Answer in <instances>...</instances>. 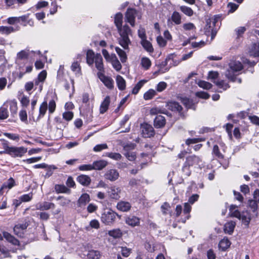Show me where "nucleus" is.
<instances>
[{
  "label": "nucleus",
  "mask_w": 259,
  "mask_h": 259,
  "mask_svg": "<svg viewBox=\"0 0 259 259\" xmlns=\"http://www.w3.org/2000/svg\"><path fill=\"white\" fill-rule=\"evenodd\" d=\"M120 37L118 39L119 44L125 50L128 49L131 40L128 36L132 35V30L130 27L125 24L117 28Z\"/></svg>",
  "instance_id": "1"
},
{
  "label": "nucleus",
  "mask_w": 259,
  "mask_h": 259,
  "mask_svg": "<svg viewBox=\"0 0 259 259\" xmlns=\"http://www.w3.org/2000/svg\"><path fill=\"white\" fill-rule=\"evenodd\" d=\"M243 69L241 62L237 61H231L229 64V68L226 73V76L232 81H235L237 73Z\"/></svg>",
  "instance_id": "2"
},
{
  "label": "nucleus",
  "mask_w": 259,
  "mask_h": 259,
  "mask_svg": "<svg viewBox=\"0 0 259 259\" xmlns=\"http://www.w3.org/2000/svg\"><path fill=\"white\" fill-rule=\"evenodd\" d=\"M201 162L202 159L200 157L195 155L189 156L186 158V161L183 167V170L186 172V175L189 176L191 174L189 167L193 165H198Z\"/></svg>",
  "instance_id": "3"
},
{
  "label": "nucleus",
  "mask_w": 259,
  "mask_h": 259,
  "mask_svg": "<svg viewBox=\"0 0 259 259\" xmlns=\"http://www.w3.org/2000/svg\"><path fill=\"white\" fill-rule=\"evenodd\" d=\"M137 17L140 19L142 17L141 14L135 9H127L125 15V21L129 23L133 27L135 25V18Z\"/></svg>",
  "instance_id": "4"
},
{
  "label": "nucleus",
  "mask_w": 259,
  "mask_h": 259,
  "mask_svg": "<svg viewBox=\"0 0 259 259\" xmlns=\"http://www.w3.org/2000/svg\"><path fill=\"white\" fill-rule=\"evenodd\" d=\"M117 214L112 210H105L101 214V220L106 225H110L114 222Z\"/></svg>",
  "instance_id": "5"
},
{
  "label": "nucleus",
  "mask_w": 259,
  "mask_h": 259,
  "mask_svg": "<svg viewBox=\"0 0 259 259\" xmlns=\"http://www.w3.org/2000/svg\"><path fill=\"white\" fill-rule=\"evenodd\" d=\"M142 134L145 138H150L155 135L153 127L150 124L144 123L141 126Z\"/></svg>",
  "instance_id": "6"
},
{
  "label": "nucleus",
  "mask_w": 259,
  "mask_h": 259,
  "mask_svg": "<svg viewBox=\"0 0 259 259\" xmlns=\"http://www.w3.org/2000/svg\"><path fill=\"white\" fill-rule=\"evenodd\" d=\"M27 148L23 147H16L12 146L8 154L14 157H22L27 152Z\"/></svg>",
  "instance_id": "7"
},
{
  "label": "nucleus",
  "mask_w": 259,
  "mask_h": 259,
  "mask_svg": "<svg viewBox=\"0 0 259 259\" xmlns=\"http://www.w3.org/2000/svg\"><path fill=\"white\" fill-rule=\"evenodd\" d=\"M97 75L100 80L108 89L111 90L114 88V80L110 77L105 76L103 72H98Z\"/></svg>",
  "instance_id": "8"
},
{
  "label": "nucleus",
  "mask_w": 259,
  "mask_h": 259,
  "mask_svg": "<svg viewBox=\"0 0 259 259\" xmlns=\"http://www.w3.org/2000/svg\"><path fill=\"white\" fill-rule=\"evenodd\" d=\"M135 149V145L130 144L124 146L123 150L125 151L124 155L130 160L133 161L136 158L135 152L131 151Z\"/></svg>",
  "instance_id": "9"
},
{
  "label": "nucleus",
  "mask_w": 259,
  "mask_h": 259,
  "mask_svg": "<svg viewBox=\"0 0 259 259\" xmlns=\"http://www.w3.org/2000/svg\"><path fill=\"white\" fill-rule=\"evenodd\" d=\"M120 193L121 189L116 186L110 187L107 191L108 196L110 198L115 200H118L120 198Z\"/></svg>",
  "instance_id": "10"
},
{
  "label": "nucleus",
  "mask_w": 259,
  "mask_h": 259,
  "mask_svg": "<svg viewBox=\"0 0 259 259\" xmlns=\"http://www.w3.org/2000/svg\"><path fill=\"white\" fill-rule=\"evenodd\" d=\"M119 175L117 170L115 169H110L106 171L104 175L106 179L111 182L115 181L118 179Z\"/></svg>",
  "instance_id": "11"
},
{
  "label": "nucleus",
  "mask_w": 259,
  "mask_h": 259,
  "mask_svg": "<svg viewBox=\"0 0 259 259\" xmlns=\"http://www.w3.org/2000/svg\"><path fill=\"white\" fill-rule=\"evenodd\" d=\"M27 227L28 225L26 223L17 224L14 227V232L18 236L23 237L24 231Z\"/></svg>",
  "instance_id": "12"
},
{
  "label": "nucleus",
  "mask_w": 259,
  "mask_h": 259,
  "mask_svg": "<svg viewBox=\"0 0 259 259\" xmlns=\"http://www.w3.org/2000/svg\"><path fill=\"white\" fill-rule=\"evenodd\" d=\"M96 68L99 70V72L104 71V65L103 63V58L100 54H96L95 60L94 61Z\"/></svg>",
  "instance_id": "13"
},
{
  "label": "nucleus",
  "mask_w": 259,
  "mask_h": 259,
  "mask_svg": "<svg viewBox=\"0 0 259 259\" xmlns=\"http://www.w3.org/2000/svg\"><path fill=\"white\" fill-rule=\"evenodd\" d=\"M140 219L134 215H130L126 218L125 222L126 224L131 227L138 226L140 225Z\"/></svg>",
  "instance_id": "14"
},
{
  "label": "nucleus",
  "mask_w": 259,
  "mask_h": 259,
  "mask_svg": "<svg viewBox=\"0 0 259 259\" xmlns=\"http://www.w3.org/2000/svg\"><path fill=\"white\" fill-rule=\"evenodd\" d=\"M166 120L163 116L158 115L154 120V126L156 128H162L164 126Z\"/></svg>",
  "instance_id": "15"
},
{
  "label": "nucleus",
  "mask_w": 259,
  "mask_h": 259,
  "mask_svg": "<svg viewBox=\"0 0 259 259\" xmlns=\"http://www.w3.org/2000/svg\"><path fill=\"white\" fill-rule=\"evenodd\" d=\"M167 108L172 111H177L180 113L182 110V107L177 102L175 101L168 102L166 103Z\"/></svg>",
  "instance_id": "16"
},
{
  "label": "nucleus",
  "mask_w": 259,
  "mask_h": 259,
  "mask_svg": "<svg viewBox=\"0 0 259 259\" xmlns=\"http://www.w3.org/2000/svg\"><path fill=\"white\" fill-rule=\"evenodd\" d=\"M36 209L40 210H47L51 208H54L55 205L54 203L49 202H44L40 203L36 205Z\"/></svg>",
  "instance_id": "17"
},
{
  "label": "nucleus",
  "mask_w": 259,
  "mask_h": 259,
  "mask_svg": "<svg viewBox=\"0 0 259 259\" xmlns=\"http://www.w3.org/2000/svg\"><path fill=\"white\" fill-rule=\"evenodd\" d=\"M116 207L119 210L126 212L131 209V204L128 202L120 201L117 203Z\"/></svg>",
  "instance_id": "18"
},
{
  "label": "nucleus",
  "mask_w": 259,
  "mask_h": 259,
  "mask_svg": "<svg viewBox=\"0 0 259 259\" xmlns=\"http://www.w3.org/2000/svg\"><path fill=\"white\" fill-rule=\"evenodd\" d=\"M107 164V161L104 160L95 161L93 163V170H102L105 167Z\"/></svg>",
  "instance_id": "19"
},
{
  "label": "nucleus",
  "mask_w": 259,
  "mask_h": 259,
  "mask_svg": "<svg viewBox=\"0 0 259 259\" xmlns=\"http://www.w3.org/2000/svg\"><path fill=\"white\" fill-rule=\"evenodd\" d=\"M110 103V98L109 96H107L101 104L100 107V113L101 114H103L107 111Z\"/></svg>",
  "instance_id": "20"
},
{
  "label": "nucleus",
  "mask_w": 259,
  "mask_h": 259,
  "mask_svg": "<svg viewBox=\"0 0 259 259\" xmlns=\"http://www.w3.org/2000/svg\"><path fill=\"white\" fill-rule=\"evenodd\" d=\"M47 77V72L45 70L42 71L38 75L37 79L35 81V85H39L40 91L42 90V82Z\"/></svg>",
  "instance_id": "21"
},
{
  "label": "nucleus",
  "mask_w": 259,
  "mask_h": 259,
  "mask_svg": "<svg viewBox=\"0 0 259 259\" xmlns=\"http://www.w3.org/2000/svg\"><path fill=\"white\" fill-rule=\"evenodd\" d=\"M90 201V195L87 193L82 194L77 201L79 207L85 206Z\"/></svg>",
  "instance_id": "22"
},
{
  "label": "nucleus",
  "mask_w": 259,
  "mask_h": 259,
  "mask_svg": "<svg viewBox=\"0 0 259 259\" xmlns=\"http://www.w3.org/2000/svg\"><path fill=\"white\" fill-rule=\"evenodd\" d=\"M4 237L10 243L14 245H19V241L13 236L7 232H3Z\"/></svg>",
  "instance_id": "23"
},
{
  "label": "nucleus",
  "mask_w": 259,
  "mask_h": 259,
  "mask_svg": "<svg viewBox=\"0 0 259 259\" xmlns=\"http://www.w3.org/2000/svg\"><path fill=\"white\" fill-rule=\"evenodd\" d=\"M29 55V50H22L17 54L16 62L17 63L22 60L27 59Z\"/></svg>",
  "instance_id": "24"
},
{
  "label": "nucleus",
  "mask_w": 259,
  "mask_h": 259,
  "mask_svg": "<svg viewBox=\"0 0 259 259\" xmlns=\"http://www.w3.org/2000/svg\"><path fill=\"white\" fill-rule=\"evenodd\" d=\"M77 180L80 184L85 186L89 185L91 182L90 177L84 175L79 176L77 178Z\"/></svg>",
  "instance_id": "25"
},
{
  "label": "nucleus",
  "mask_w": 259,
  "mask_h": 259,
  "mask_svg": "<svg viewBox=\"0 0 259 259\" xmlns=\"http://www.w3.org/2000/svg\"><path fill=\"white\" fill-rule=\"evenodd\" d=\"M48 109V102L47 101H44L40 105L39 108V114L37 118L40 119L43 117L46 113Z\"/></svg>",
  "instance_id": "26"
},
{
  "label": "nucleus",
  "mask_w": 259,
  "mask_h": 259,
  "mask_svg": "<svg viewBox=\"0 0 259 259\" xmlns=\"http://www.w3.org/2000/svg\"><path fill=\"white\" fill-rule=\"evenodd\" d=\"M248 53L253 57L259 56V43L252 45L249 48Z\"/></svg>",
  "instance_id": "27"
},
{
  "label": "nucleus",
  "mask_w": 259,
  "mask_h": 259,
  "mask_svg": "<svg viewBox=\"0 0 259 259\" xmlns=\"http://www.w3.org/2000/svg\"><path fill=\"white\" fill-rule=\"evenodd\" d=\"M55 190L57 193L70 194L71 190L64 185H56Z\"/></svg>",
  "instance_id": "28"
},
{
  "label": "nucleus",
  "mask_w": 259,
  "mask_h": 259,
  "mask_svg": "<svg viewBox=\"0 0 259 259\" xmlns=\"http://www.w3.org/2000/svg\"><path fill=\"white\" fill-rule=\"evenodd\" d=\"M96 55L95 54L94 52L91 50H89L87 52V63L88 64H89L90 66L92 65L94 63V61L95 60Z\"/></svg>",
  "instance_id": "29"
},
{
  "label": "nucleus",
  "mask_w": 259,
  "mask_h": 259,
  "mask_svg": "<svg viewBox=\"0 0 259 259\" xmlns=\"http://www.w3.org/2000/svg\"><path fill=\"white\" fill-rule=\"evenodd\" d=\"M116 81L119 90L123 91L125 89L126 82L121 76L117 75L116 78Z\"/></svg>",
  "instance_id": "30"
},
{
  "label": "nucleus",
  "mask_w": 259,
  "mask_h": 259,
  "mask_svg": "<svg viewBox=\"0 0 259 259\" xmlns=\"http://www.w3.org/2000/svg\"><path fill=\"white\" fill-rule=\"evenodd\" d=\"M141 65L145 70H148L151 65L152 63L150 59L146 57H142L141 59Z\"/></svg>",
  "instance_id": "31"
},
{
  "label": "nucleus",
  "mask_w": 259,
  "mask_h": 259,
  "mask_svg": "<svg viewBox=\"0 0 259 259\" xmlns=\"http://www.w3.org/2000/svg\"><path fill=\"white\" fill-rule=\"evenodd\" d=\"M237 206L231 205L229 208V215L232 217H235L238 219L240 217V212L237 209Z\"/></svg>",
  "instance_id": "32"
},
{
  "label": "nucleus",
  "mask_w": 259,
  "mask_h": 259,
  "mask_svg": "<svg viewBox=\"0 0 259 259\" xmlns=\"http://www.w3.org/2000/svg\"><path fill=\"white\" fill-rule=\"evenodd\" d=\"M7 103V105L10 106V110L12 114H15L17 111V103L15 100L11 101H7L5 102Z\"/></svg>",
  "instance_id": "33"
},
{
  "label": "nucleus",
  "mask_w": 259,
  "mask_h": 259,
  "mask_svg": "<svg viewBox=\"0 0 259 259\" xmlns=\"http://www.w3.org/2000/svg\"><path fill=\"white\" fill-rule=\"evenodd\" d=\"M236 224L233 221H230L227 223L224 226V231L225 233H227L231 234L233 233Z\"/></svg>",
  "instance_id": "34"
},
{
  "label": "nucleus",
  "mask_w": 259,
  "mask_h": 259,
  "mask_svg": "<svg viewBox=\"0 0 259 259\" xmlns=\"http://www.w3.org/2000/svg\"><path fill=\"white\" fill-rule=\"evenodd\" d=\"M8 105L7 103H4L3 105L0 108V119H5L9 116V112L7 109Z\"/></svg>",
  "instance_id": "35"
},
{
  "label": "nucleus",
  "mask_w": 259,
  "mask_h": 259,
  "mask_svg": "<svg viewBox=\"0 0 259 259\" xmlns=\"http://www.w3.org/2000/svg\"><path fill=\"white\" fill-rule=\"evenodd\" d=\"M56 200L59 201V205L62 207L68 206L71 202V200L68 198L65 197L63 196H58L56 198Z\"/></svg>",
  "instance_id": "36"
},
{
  "label": "nucleus",
  "mask_w": 259,
  "mask_h": 259,
  "mask_svg": "<svg viewBox=\"0 0 259 259\" xmlns=\"http://www.w3.org/2000/svg\"><path fill=\"white\" fill-rule=\"evenodd\" d=\"M87 256L88 259H100L101 255L98 250H91L88 251Z\"/></svg>",
  "instance_id": "37"
},
{
  "label": "nucleus",
  "mask_w": 259,
  "mask_h": 259,
  "mask_svg": "<svg viewBox=\"0 0 259 259\" xmlns=\"http://www.w3.org/2000/svg\"><path fill=\"white\" fill-rule=\"evenodd\" d=\"M141 44L145 50L149 53H152L154 51L152 45L150 42L148 41L147 39L141 40Z\"/></svg>",
  "instance_id": "38"
},
{
  "label": "nucleus",
  "mask_w": 259,
  "mask_h": 259,
  "mask_svg": "<svg viewBox=\"0 0 259 259\" xmlns=\"http://www.w3.org/2000/svg\"><path fill=\"white\" fill-rule=\"evenodd\" d=\"M112 64L113 67L117 71H119L121 70L122 68V66L118 60L116 55L113 56L112 59L109 61Z\"/></svg>",
  "instance_id": "39"
},
{
  "label": "nucleus",
  "mask_w": 259,
  "mask_h": 259,
  "mask_svg": "<svg viewBox=\"0 0 259 259\" xmlns=\"http://www.w3.org/2000/svg\"><path fill=\"white\" fill-rule=\"evenodd\" d=\"M171 19L172 22H174L177 25L180 24L182 22L181 16L180 14L177 11H175L172 13Z\"/></svg>",
  "instance_id": "40"
},
{
  "label": "nucleus",
  "mask_w": 259,
  "mask_h": 259,
  "mask_svg": "<svg viewBox=\"0 0 259 259\" xmlns=\"http://www.w3.org/2000/svg\"><path fill=\"white\" fill-rule=\"evenodd\" d=\"M115 51L120 57V60L122 63L126 62L127 56L125 52L119 47H115Z\"/></svg>",
  "instance_id": "41"
},
{
  "label": "nucleus",
  "mask_w": 259,
  "mask_h": 259,
  "mask_svg": "<svg viewBox=\"0 0 259 259\" xmlns=\"http://www.w3.org/2000/svg\"><path fill=\"white\" fill-rule=\"evenodd\" d=\"M230 245V242L227 238L221 240L219 244V246L222 250H225Z\"/></svg>",
  "instance_id": "42"
},
{
  "label": "nucleus",
  "mask_w": 259,
  "mask_h": 259,
  "mask_svg": "<svg viewBox=\"0 0 259 259\" xmlns=\"http://www.w3.org/2000/svg\"><path fill=\"white\" fill-rule=\"evenodd\" d=\"M123 16L121 13H117L114 18V23L117 28L122 26Z\"/></svg>",
  "instance_id": "43"
},
{
  "label": "nucleus",
  "mask_w": 259,
  "mask_h": 259,
  "mask_svg": "<svg viewBox=\"0 0 259 259\" xmlns=\"http://www.w3.org/2000/svg\"><path fill=\"white\" fill-rule=\"evenodd\" d=\"M238 219L241 220L242 222L245 225H248L250 221V216L247 212L240 213V217H238Z\"/></svg>",
  "instance_id": "44"
},
{
  "label": "nucleus",
  "mask_w": 259,
  "mask_h": 259,
  "mask_svg": "<svg viewBox=\"0 0 259 259\" xmlns=\"http://www.w3.org/2000/svg\"><path fill=\"white\" fill-rule=\"evenodd\" d=\"M15 185V181L12 178H10L8 180L4 183L2 185V189H11Z\"/></svg>",
  "instance_id": "45"
},
{
  "label": "nucleus",
  "mask_w": 259,
  "mask_h": 259,
  "mask_svg": "<svg viewBox=\"0 0 259 259\" xmlns=\"http://www.w3.org/2000/svg\"><path fill=\"white\" fill-rule=\"evenodd\" d=\"M156 95V92L153 90L150 89L144 94V99L145 100L152 99Z\"/></svg>",
  "instance_id": "46"
},
{
  "label": "nucleus",
  "mask_w": 259,
  "mask_h": 259,
  "mask_svg": "<svg viewBox=\"0 0 259 259\" xmlns=\"http://www.w3.org/2000/svg\"><path fill=\"white\" fill-rule=\"evenodd\" d=\"M180 10L186 15L191 17L193 15V11L191 8L185 6H182L180 7Z\"/></svg>",
  "instance_id": "47"
},
{
  "label": "nucleus",
  "mask_w": 259,
  "mask_h": 259,
  "mask_svg": "<svg viewBox=\"0 0 259 259\" xmlns=\"http://www.w3.org/2000/svg\"><path fill=\"white\" fill-rule=\"evenodd\" d=\"M14 31V29L12 27L0 26V32L3 34L8 35Z\"/></svg>",
  "instance_id": "48"
},
{
  "label": "nucleus",
  "mask_w": 259,
  "mask_h": 259,
  "mask_svg": "<svg viewBox=\"0 0 259 259\" xmlns=\"http://www.w3.org/2000/svg\"><path fill=\"white\" fill-rule=\"evenodd\" d=\"M108 235L114 238H118L122 236V232L119 229L110 230L108 232Z\"/></svg>",
  "instance_id": "49"
},
{
  "label": "nucleus",
  "mask_w": 259,
  "mask_h": 259,
  "mask_svg": "<svg viewBox=\"0 0 259 259\" xmlns=\"http://www.w3.org/2000/svg\"><path fill=\"white\" fill-rule=\"evenodd\" d=\"M106 156L114 160H119L121 159L122 156L119 153L107 152Z\"/></svg>",
  "instance_id": "50"
},
{
  "label": "nucleus",
  "mask_w": 259,
  "mask_h": 259,
  "mask_svg": "<svg viewBox=\"0 0 259 259\" xmlns=\"http://www.w3.org/2000/svg\"><path fill=\"white\" fill-rule=\"evenodd\" d=\"M145 82L146 81L144 80H142L139 81L133 88L132 90V94L135 95L138 94L140 89L143 87Z\"/></svg>",
  "instance_id": "51"
},
{
  "label": "nucleus",
  "mask_w": 259,
  "mask_h": 259,
  "mask_svg": "<svg viewBox=\"0 0 259 259\" xmlns=\"http://www.w3.org/2000/svg\"><path fill=\"white\" fill-rule=\"evenodd\" d=\"M213 82L218 87L219 89H222L223 91L226 90L230 87L228 83L225 82L223 80L218 81H214Z\"/></svg>",
  "instance_id": "52"
},
{
  "label": "nucleus",
  "mask_w": 259,
  "mask_h": 259,
  "mask_svg": "<svg viewBox=\"0 0 259 259\" xmlns=\"http://www.w3.org/2000/svg\"><path fill=\"white\" fill-rule=\"evenodd\" d=\"M198 86L205 90H209L211 88L212 84L207 81L204 80H200L197 83Z\"/></svg>",
  "instance_id": "53"
},
{
  "label": "nucleus",
  "mask_w": 259,
  "mask_h": 259,
  "mask_svg": "<svg viewBox=\"0 0 259 259\" xmlns=\"http://www.w3.org/2000/svg\"><path fill=\"white\" fill-rule=\"evenodd\" d=\"M56 108V104L55 101L54 100H51L49 101L48 104V108L49 110V113L50 114L53 113Z\"/></svg>",
  "instance_id": "54"
},
{
  "label": "nucleus",
  "mask_w": 259,
  "mask_h": 259,
  "mask_svg": "<svg viewBox=\"0 0 259 259\" xmlns=\"http://www.w3.org/2000/svg\"><path fill=\"white\" fill-rule=\"evenodd\" d=\"M182 27L184 30L185 31L196 30V27L195 25L191 22L183 24Z\"/></svg>",
  "instance_id": "55"
},
{
  "label": "nucleus",
  "mask_w": 259,
  "mask_h": 259,
  "mask_svg": "<svg viewBox=\"0 0 259 259\" xmlns=\"http://www.w3.org/2000/svg\"><path fill=\"white\" fill-rule=\"evenodd\" d=\"M108 148V146L106 144H101L96 145L94 148L93 150L95 152H100L103 150L107 149Z\"/></svg>",
  "instance_id": "56"
},
{
  "label": "nucleus",
  "mask_w": 259,
  "mask_h": 259,
  "mask_svg": "<svg viewBox=\"0 0 259 259\" xmlns=\"http://www.w3.org/2000/svg\"><path fill=\"white\" fill-rule=\"evenodd\" d=\"M102 53L104 58L107 62H109L113 57V56H115V54H113L110 55L106 49H103L102 51Z\"/></svg>",
  "instance_id": "57"
},
{
  "label": "nucleus",
  "mask_w": 259,
  "mask_h": 259,
  "mask_svg": "<svg viewBox=\"0 0 259 259\" xmlns=\"http://www.w3.org/2000/svg\"><path fill=\"white\" fill-rule=\"evenodd\" d=\"M4 135L9 139L14 141H18L20 140V136L17 134L5 133Z\"/></svg>",
  "instance_id": "58"
},
{
  "label": "nucleus",
  "mask_w": 259,
  "mask_h": 259,
  "mask_svg": "<svg viewBox=\"0 0 259 259\" xmlns=\"http://www.w3.org/2000/svg\"><path fill=\"white\" fill-rule=\"evenodd\" d=\"M78 169L81 171L92 170H93V163L81 165L78 167Z\"/></svg>",
  "instance_id": "59"
},
{
  "label": "nucleus",
  "mask_w": 259,
  "mask_h": 259,
  "mask_svg": "<svg viewBox=\"0 0 259 259\" xmlns=\"http://www.w3.org/2000/svg\"><path fill=\"white\" fill-rule=\"evenodd\" d=\"M239 5L233 3H228L227 7L228 8V13H232L235 12L238 8Z\"/></svg>",
  "instance_id": "60"
},
{
  "label": "nucleus",
  "mask_w": 259,
  "mask_h": 259,
  "mask_svg": "<svg viewBox=\"0 0 259 259\" xmlns=\"http://www.w3.org/2000/svg\"><path fill=\"white\" fill-rule=\"evenodd\" d=\"M121 252L123 256L127 257L131 253V249L126 247H121Z\"/></svg>",
  "instance_id": "61"
},
{
  "label": "nucleus",
  "mask_w": 259,
  "mask_h": 259,
  "mask_svg": "<svg viewBox=\"0 0 259 259\" xmlns=\"http://www.w3.org/2000/svg\"><path fill=\"white\" fill-rule=\"evenodd\" d=\"M73 117V113L71 111L65 112L63 113V118L67 121L71 120Z\"/></svg>",
  "instance_id": "62"
},
{
  "label": "nucleus",
  "mask_w": 259,
  "mask_h": 259,
  "mask_svg": "<svg viewBox=\"0 0 259 259\" xmlns=\"http://www.w3.org/2000/svg\"><path fill=\"white\" fill-rule=\"evenodd\" d=\"M32 195H33L32 193H29L27 194H25V195H22L20 197V200L23 202L29 201L31 200V199L32 198Z\"/></svg>",
  "instance_id": "63"
},
{
  "label": "nucleus",
  "mask_w": 259,
  "mask_h": 259,
  "mask_svg": "<svg viewBox=\"0 0 259 259\" xmlns=\"http://www.w3.org/2000/svg\"><path fill=\"white\" fill-rule=\"evenodd\" d=\"M166 87L167 84L166 82L164 81H161L157 85L156 90L159 92H161L164 90Z\"/></svg>",
  "instance_id": "64"
}]
</instances>
